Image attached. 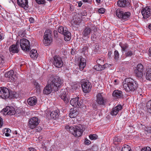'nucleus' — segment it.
<instances>
[{"label": "nucleus", "instance_id": "nucleus-1", "mask_svg": "<svg viewBox=\"0 0 151 151\" xmlns=\"http://www.w3.org/2000/svg\"><path fill=\"white\" fill-rule=\"evenodd\" d=\"M124 90L127 92L134 91L138 87L137 82L130 78H126L122 83Z\"/></svg>", "mask_w": 151, "mask_h": 151}, {"label": "nucleus", "instance_id": "nucleus-2", "mask_svg": "<svg viewBox=\"0 0 151 151\" xmlns=\"http://www.w3.org/2000/svg\"><path fill=\"white\" fill-rule=\"evenodd\" d=\"M48 83L50 84L54 91H58L63 83V81L58 76H51L48 80Z\"/></svg>", "mask_w": 151, "mask_h": 151}, {"label": "nucleus", "instance_id": "nucleus-3", "mask_svg": "<svg viewBox=\"0 0 151 151\" xmlns=\"http://www.w3.org/2000/svg\"><path fill=\"white\" fill-rule=\"evenodd\" d=\"M70 129V133L76 137L81 136L84 130V128L82 125L79 124L78 126H73Z\"/></svg>", "mask_w": 151, "mask_h": 151}, {"label": "nucleus", "instance_id": "nucleus-4", "mask_svg": "<svg viewBox=\"0 0 151 151\" xmlns=\"http://www.w3.org/2000/svg\"><path fill=\"white\" fill-rule=\"evenodd\" d=\"M52 31L50 29L46 30L43 36V42L45 46L50 45L52 42Z\"/></svg>", "mask_w": 151, "mask_h": 151}, {"label": "nucleus", "instance_id": "nucleus-5", "mask_svg": "<svg viewBox=\"0 0 151 151\" xmlns=\"http://www.w3.org/2000/svg\"><path fill=\"white\" fill-rule=\"evenodd\" d=\"M81 83L83 92L85 93H89L92 87L91 83L87 80L83 79L81 81Z\"/></svg>", "mask_w": 151, "mask_h": 151}, {"label": "nucleus", "instance_id": "nucleus-6", "mask_svg": "<svg viewBox=\"0 0 151 151\" xmlns=\"http://www.w3.org/2000/svg\"><path fill=\"white\" fill-rule=\"evenodd\" d=\"M58 32L64 36V39L66 41H69L71 38V34L68 31L67 28L66 27H60L58 29Z\"/></svg>", "mask_w": 151, "mask_h": 151}, {"label": "nucleus", "instance_id": "nucleus-7", "mask_svg": "<svg viewBox=\"0 0 151 151\" xmlns=\"http://www.w3.org/2000/svg\"><path fill=\"white\" fill-rule=\"evenodd\" d=\"M19 44L21 49L23 50L27 51L30 50V43L28 40L24 38L21 39Z\"/></svg>", "mask_w": 151, "mask_h": 151}, {"label": "nucleus", "instance_id": "nucleus-8", "mask_svg": "<svg viewBox=\"0 0 151 151\" xmlns=\"http://www.w3.org/2000/svg\"><path fill=\"white\" fill-rule=\"evenodd\" d=\"M52 63L55 66L58 68L61 67L63 65L62 58L58 55H56L53 57Z\"/></svg>", "mask_w": 151, "mask_h": 151}, {"label": "nucleus", "instance_id": "nucleus-9", "mask_svg": "<svg viewBox=\"0 0 151 151\" xmlns=\"http://www.w3.org/2000/svg\"><path fill=\"white\" fill-rule=\"evenodd\" d=\"M96 102L98 105H104L106 103L107 100L104 96L102 93H99L96 96Z\"/></svg>", "mask_w": 151, "mask_h": 151}, {"label": "nucleus", "instance_id": "nucleus-10", "mask_svg": "<svg viewBox=\"0 0 151 151\" xmlns=\"http://www.w3.org/2000/svg\"><path fill=\"white\" fill-rule=\"evenodd\" d=\"M39 119L36 117H32L29 120L28 126L31 129L35 128L39 123Z\"/></svg>", "mask_w": 151, "mask_h": 151}, {"label": "nucleus", "instance_id": "nucleus-11", "mask_svg": "<svg viewBox=\"0 0 151 151\" xmlns=\"http://www.w3.org/2000/svg\"><path fill=\"white\" fill-rule=\"evenodd\" d=\"M3 114L5 115L11 116L16 114L15 109L13 107L7 106L3 109Z\"/></svg>", "mask_w": 151, "mask_h": 151}, {"label": "nucleus", "instance_id": "nucleus-12", "mask_svg": "<svg viewBox=\"0 0 151 151\" xmlns=\"http://www.w3.org/2000/svg\"><path fill=\"white\" fill-rule=\"evenodd\" d=\"M143 65L141 64H138L137 66V69L134 71L136 76L139 78H142L143 75Z\"/></svg>", "mask_w": 151, "mask_h": 151}, {"label": "nucleus", "instance_id": "nucleus-13", "mask_svg": "<svg viewBox=\"0 0 151 151\" xmlns=\"http://www.w3.org/2000/svg\"><path fill=\"white\" fill-rule=\"evenodd\" d=\"M9 90L6 88L0 87V97L2 99H7L9 97Z\"/></svg>", "mask_w": 151, "mask_h": 151}, {"label": "nucleus", "instance_id": "nucleus-14", "mask_svg": "<svg viewBox=\"0 0 151 151\" xmlns=\"http://www.w3.org/2000/svg\"><path fill=\"white\" fill-rule=\"evenodd\" d=\"M70 103L72 106L75 107H80L82 104L81 100L79 99L78 97L72 99L70 101Z\"/></svg>", "mask_w": 151, "mask_h": 151}, {"label": "nucleus", "instance_id": "nucleus-15", "mask_svg": "<svg viewBox=\"0 0 151 151\" xmlns=\"http://www.w3.org/2000/svg\"><path fill=\"white\" fill-rule=\"evenodd\" d=\"M68 94V92L67 89H62L60 91V97L61 99L63 100L66 103H68L69 101Z\"/></svg>", "mask_w": 151, "mask_h": 151}, {"label": "nucleus", "instance_id": "nucleus-16", "mask_svg": "<svg viewBox=\"0 0 151 151\" xmlns=\"http://www.w3.org/2000/svg\"><path fill=\"white\" fill-rule=\"evenodd\" d=\"M141 12L144 18H148L150 15V8L149 6L146 7L142 9Z\"/></svg>", "mask_w": 151, "mask_h": 151}, {"label": "nucleus", "instance_id": "nucleus-17", "mask_svg": "<svg viewBox=\"0 0 151 151\" xmlns=\"http://www.w3.org/2000/svg\"><path fill=\"white\" fill-rule=\"evenodd\" d=\"M17 4L24 9H27L28 7V0H17Z\"/></svg>", "mask_w": 151, "mask_h": 151}, {"label": "nucleus", "instance_id": "nucleus-18", "mask_svg": "<svg viewBox=\"0 0 151 151\" xmlns=\"http://www.w3.org/2000/svg\"><path fill=\"white\" fill-rule=\"evenodd\" d=\"M112 96L115 99H121L123 98L122 92L120 90H115L112 93Z\"/></svg>", "mask_w": 151, "mask_h": 151}, {"label": "nucleus", "instance_id": "nucleus-19", "mask_svg": "<svg viewBox=\"0 0 151 151\" xmlns=\"http://www.w3.org/2000/svg\"><path fill=\"white\" fill-rule=\"evenodd\" d=\"M4 76L6 78H9V80L11 82H12L15 78V76L14 75V71L12 70H10L5 73Z\"/></svg>", "mask_w": 151, "mask_h": 151}, {"label": "nucleus", "instance_id": "nucleus-20", "mask_svg": "<svg viewBox=\"0 0 151 151\" xmlns=\"http://www.w3.org/2000/svg\"><path fill=\"white\" fill-rule=\"evenodd\" d=\"M122 109V106L120 105H119L115 108H113L111 112V114L112 116H115L117 115L119 111Z\"/></svg>", "mask_w": 151, "mask_h": 151}, {"label": "nucleus", "instance_id": "nucleus-21", "mask_svg": "<svg viewBox=\"0 0 151 151\" xmlns=\"http://www.w3.org/2000/svg\"><path fill=\"white\" fill-rule=\"evenodd\" d=\"M37 99L35 96L30 97L27 100L28 104L31 106L35 105L37 104Z\"/></svg>", "mask_w": 151, "mask_h": 151}, {"label": "nucleus", "instance_id": "nucleus-22", "mask_svg": "<svg viewBox=\"0 0 151 151\" xmlns=\"http://www.w3.org/2000/svg\"><path fill=\"white\" fill-rule=\"evenodd\" d=\"M54 91L53 90V88H52L50 84L47 85L44 88L43 93L44 94H50L52 91Z\"/></svg>", "mask_w": 151, "mask_h": 151}, {"label": "nucleus", "instance_id": "nucleus-23", "mask_svg": "<svg viewBox=\"0 0 151 151\" xmlns=\"http://www.w3.org/2000/svg\"><path fill=\"white\" fill-rule=\"evenodd\" d=\"M86 65V60L83 58H81L79 64V69L81 70H82Z\"/></svg>", "mask_w": 151, "mask_h": 151}, {"label": "nucleus", "instance_id": "nucleus-24", "mask_svg": "<svg viewBox=\"0 0 151 151\" xmlns=\"http://www.w3.org/2000/svg\"><path fill=\"white\" fill-rule=\"evenodd\" d=\"M117 4L120 7H124L128 6L129 3L127 2L126 0H119Z\"/></svg>", "mask_w": 151, "mask_h": 151}, {"label": "nucleus", "instance_id": "nucleus-25", "mask_svg": "<svg viewBox=\"0 0 151 151\" xmlns=\"http://www.w3.org/2000/svg\"><path fill=\"white\" fill-rule=\"evenodd\" d=\"M10 52L12 53H17L19 52L18 48L16 47L15 45H11L9 49Z\"/></svg>", "mask_w": 151, "mask_h": 151}, {"label": "nucleus", "instance_id": "nucleus-26", "mask_svg": "<svg viewBox=\"0 0 151 151\" xmlns=\"http://www.w3.org/2000/svg\"><path fill=\"white\" fill-rule=\"evenodd\" d=\"M142 128L146 134L151 133V126L146 127L145 125H143Z\"/></svg>", "mask_w": 151, "mask_h": 151}, {"label": "nucleus", "instance_id": "nucleus-27", "mask_svg": "<svg viewBox=\"0 0 151 151\" xmlns=\"http://www.w3.org/2000/svg\"><path fill=\"white\" fill-rule=\"evenodd\" d=\"M81 22V19L80 18L76 17H74L73 19L71 21V23L73 25H79Z\"/></svg>", "mask_w": 151, "mask_h": 151}, {"label": "nucleus", "instance_id": "nucleus-28", "mask_svg": "<svg viewBox=\"0 0 151 151\" xmlns=\"http://www.w3.org/2000/svg\"><path fill=\"white\" fill-rule=\"evenodd\" d=\"M78 114V111L76 110H72L70 111L69 116L70 118H73L76 117Z\"/></svg>", "mask_w": 151, "mask_h": 151}, {"label": "nucleus", "instance_id": "nucleus-29", "mask_svg": "<svg viewBox=\"0 0 151 151\" xmlns=\"http://www.w3.org/2000/svg\"><path fill=\"white\" fill-rule=\"evenodd\" d=\"M91 31V29L88 27L86 28L84 30L83 32V36L85 37H88V35H89Z\"/></svg>", "mask_w": 151, "mask_h": 151}, {"label": "nucleus", "instance_id": "nucleus-30", "mask_svg": "<svg viewBox=\"0 0 151 151\" xmlns=\"http://www.w3.org/2000/svg\"><path fill=\"white\" fill-rule=\"evenodd\" d=\"M146 78L147 80H151V68H148L147 69Z\"/></svg>", "mask_w": 151, "mask_h": 151}, {"label": "nucleus", "instance_id": "nucleus-31", "mask_svg": "<svg viewBox=\"0 0 151 151\" xmlns=\"http://www.w3.org/2000/svg\"><path fill=\"white\" fill-rule=\"evenodd\" d=\"M58 111H53L50 114V117L52 119H55L58 117Z\"/></svg>", "mask_w": 151, "mask_h": 151}, {"label": "nucleus", "instance_id": "nucleus-32", "mask_svg": "<svg viewBox=\"0 0 151 151\" xmlns=\"http://www.w3.org/2000/svg\"><path fill=\"white\" fill-rule=\"evenodd\" d=\"M9 97L10 99H14L17 98L19 95L18 93H17L15 92L11 91L10 92L9 91Z\"/></svg>", "mask_w": 151, "mask_h": 151}, {"label": "nucleus", "instance_id": "nucleus-33", "mask_svg": "<svg viewBox=\"0 0 151 151\" xmlns=\"http://www.w3.org/2000/svg\"><path fill=\"white\" fill-rule=\"evenodd\" d=\"M30 56L32 58H37L38 56V54L36 50L32 49L30 53Z\"/></svg>", "mask_w": 151, "mask_h": 151}, {"label": "nucleus", "instance_id": "nucleus-34", "mask_svg": "<svg viewBox=\"0 0 151 151\" xmlns=\"http://www.w3.org/2000/svg\"><path fill=\"white\" fill-rule=\"evenodd\" d=\"M124 12L121 9H118L116 11V14L117 16L120 18H121Z\"/></svg>", "mask_w": 151, "mask_h": 151}, {"label": "nucleus", "instance_id": "nucleus-35", "mask_svg": "<svg viewBox=\"0 0 151 151\" xmlns=\"http://www.w3.org/2000/svg\"><path fill=\"white\" fill-rule=\"evenodd\" d=\"M130 14L129 12H124L121 19L123 20L127 19L129 17Z\"/></svg>", "mask_w": 151, "mask_h": 151}, {"label": "nucleus", "instance_id": "nucleus-36", "mask_svg": "<svg viewBox=\"0 0 151 151\" xmlns=\"http://www.w3.org/2000/svg\"><path fill=\"white\" fill-rule=\"evenodd\" d=\"M103 66L100 64H98V65H95L94 67V69L98 71H101L104 70Z\"/></svg>", "mask_w": 151, "mask_h": 151}, {"label": "nucleus", "instance_id": "nucleus-37", "mask_svg": "<svg viewBox=\"0 0 151 151\" xmlns=\"http://www.w3.org/2000/svg\"><path fill=\"white\" fill-rule=\"evenodd\" d=\"M146 106L148 112L151 114V99L147 102Z\"/></svg>", "mask_w": 151, "mask_h": 151}, {"label": "nucleus", "instance_id": "nucleus-38", "mask_svg": "<svg viewBox=\"0 0 151 151\" xmlns=\"http://www.w3.org/2000/svg\"><path fill=\"white\" fill-rule=\"evenodd\" d=\"M79 86L77 83L73 84L71 86L72 91L74 92V91L77 90Z\"/></svg>", "mask_w": 151, "mask_h": 151}, {"label": "nucleus", "instance_id": "nucleus-39", "mask_svg": "<svg viewBox=\"0 0 151 151\" xmlns=\"http://www.w3.org/2000/svg\"><path fill=\"white\" fill-rule=\"evenodd\" d=\"M130 147L127 145H126L125 146L122 147L121 151H132Z\"/></svg>", "mask_w": 151, "mask_h": 151}, {"label": "nucleus", "instance_id": "nucleus-40", "mask_svg": "<svg viewBox=\"0 0 151 151\" xmlns=\"http://www.w3.org/2000/svg\"><path fill=\"white\" fill-rule=\"evenodd\" d=\"M97 136L95 134H91L89 135V138L91 140L96 139L97 138Z\"/></svg>", "mask_w": 151, "mask_h": 151}, {"label": "nucleus", "instance_id": "nucleus-41", "mask_svg": "<svg viewBox=\"0 0 151 151\" xmlns=\"http://www.w3.org/2000/svg\"><path fill=\"white\" fill-rule=\"evenodd\" d=\"M134 52L133 51L129 50L126 53V55L127 56H131L134 55Z\"/></svg>", "mask_w": 151, "mask_h": 151}, {"label": "nucleus", "instance_id": "nucleus-42", "mask_svg": "<svg viewBox=\"0 0 151 151\" xmlns=\"http://www.w3.org/2000/svg\"><path fill=\"white\" fill-rule=\"evenodd\" d=\"M36 2L39 4H44L45 1V0H35Z\"/></svg>", "mask_w": 151, "mask_h": 151}, {"label": "nucleus", "instance_id": "nucleus-43", "mask_svg": "<svg viewBox=\"0 0 151 151\" xmlns=\"http://www.w3.org/2000/svg\"><path fill=\"white\" fill-rule=\"evenodd\" d=\"M141 151H151V149L149 147H145L142 149Z\"/></svg>", "mask_w": 151, "mask_h": 151}, {"label": "nucleus", "instance_id": "nucleus-44", "mask_svg": "<svg viewBox=\"0 0 151 151\" xmlns=\"http://www.w3.org/2000/svg\"><path fill=\"white\" fill-rule=\"evenodd\" d=\"M121 47L123 51H124L128 47V45L127 44L122 45Z\"/></svg>", "mask_w": 151, "mask_h": 151}, {"label": "nucleus", "instance_id": "nucleus-45", "mask_svg": "<svg viewBox=\"0 0 151 151\" xmlns=\"http://www.w3.org/2000/svg\"><path fill=\"white\" fill-rule=\"evenodd\" d=\"M114 58L116 60H117L119 57V53L117 50H115L114 52Z\"/></svg>", "mask_w": 151, "mask_h": 151}, {"label": "nucleus", "instance_id": "nucleus-46", "mask_svg": "<svg viewBox=\"0 0 151 151\" xmlns=\"http://www.w3.org/2000/svg\"><path fill=\"white\" fill-rule=\"evenodd\" d=\"M104 62V58H101V59H99L96 61V62L98 63V64H101L102 63Z\"/></svg>", "mask_w": 151, "mask_h": 151}, {"label": "nucleus", "instance_id": "nucleus-47", "mask_svg": "<svg viewBox=\"0 0 151 151\" xmlns=\"http://www.w3.org/2000/svg\"><path fill=\"white\" fill-rule=\"evenodd\" d=\"M98 12L99 13L103 14L105 12V9L104 8H101L98 9Z\"/></svg>", "mask_w": 151, "mask_h": 151}, {"label": "nucleus", "instance_id": "nucleus-48", "mask_svg": "<svg viewBox=\"0 0 151 151\" xmlns=\"http://www.w3.org/2000/svg\"><path fill=\"white\" fill-rule=\"evenodd\" d=\"M103 68H104V69L106 68H108L109 67L111 66V65L110 64H108V63H106L104 65H102Z\"/></svg>", "mask_w": 151, "mask_h": 151}, {"label": "nucleus", "instance_id": "nucleus-49", "mask_svg": "<svg viewBox=\"0 0 151 151\" xmlns=\"http://www.w3.org/2000/svg\"><path fill=\"white\" fill-rule=\"evenodd\" d=\"M4 62V57L1 55H0V64L3 63Z\"/></svg>", "mask_w": 151, "mask_h": 151}, {"label": "nucleus", "instance_id": "nucleus-50", "mask_svg": "<svg viewBox=\"0 0 151 151\" xmlns=\"http://www.w3.org/2000/svg\"><path fill=\"white\" fill-rule=\"evenodd\" d=\"M84 142L85 144L89 145L90 144L91 142L87 139H85L84 140Z\"/></svg>", "mask_w": 151, "mask_h": 151}, {"label": "nucleus", "instance_id": "nucleus-51", "mask_svg": "<svg viewBox=\"0 0 151 151\" xmlns=\"http://www.w3.org/2000/svg\"><path fill=\"white\" fill-rule=\"evenodd\" d=\"M73 127V126L70 127L68 125H66L65 126V128L67 130H69V131L70 132V129L71 128V127Z\"/></svg>", "mask_w": 151, "mask_h": 151}, {"label": "nucleus", "instance_id": "nucleus-52", "mask_svg": "<svg viewBox=\"0 0 151 151\" xmlns=\"http://www.w3.org/2000/svg\"><path fill=\"white\" fill-rule=\"evenodd\" d=\"M114 142H121L120 139H119L117 137H114Z\"/></svg>", "mask_w": 151, "mask_h": 151}, {"label": "nucleus", "instance_id": "nucleus-53", "mask_svg": "<svg viewBox=\"0 0 151 151\" xmlns=\"http://www.w3.org/2000/svg\"><path fill=\"white\" fill-rule=\"evenodd\" d=\"M81 14L82 16H86L87 15V12L85 11L82 12Z\"/></svg>", "mask_w": 151, "mask_h": 151}, {"label": "nucleus", "instance_id": "nucleus-54", "mask_svg": "<svg viewBox=\"0 0 151 151\" xmlns=\"http://www.w3.org/2000/svg\"><path fill=\"white\" fill-rule=\"evenodd\" d=\"M3 123V122L2 119L0 117V128H1L2 126Z\"/></svg>", "mask_w": 151, "mask_h": 151}, {"label": "nucleus", "instance_id": "nucleus-55", "mask_svg": "<svg viewBox=\"0 0 151 151\" xmlns=\"http://www.w3.org/2000/svg\"><path fill=\"white\" fill-rule=\"evenodd\" d=\"M29 151H37L36 150L32 147H30L29 148Z\"/></svg>", "mask_w": 151, "mask_h": 151}, {"label": "nucleus", "instance_id": "nucleus-56", "mask_svg": "<svg viewBox=\"0 0 151 151\" xmlns=\"http://www.w3.org/2000/svg\"><path fill=\"white\" fill-rule=\"evenodd\" d=\"M29 21L30 23H32L34 22V19L32 17H30L29 19Z\"/></svg>", "mask_w": 151, "mask_h": 151}, {"label": "nucleus", "instance_id": "nucleus-57", "mask_svg": "<svg viewBox=\"0 0 151 151\" xmlns=\"http://www.w3.org/2000/svg\"><path fill=\"white\" fill-rule=\"evenodd\" d=\"M16 114H19L20 113V111L19 109H17L15 110Z\"/></svg>", "mask_w": 151, "mask_h": 151}, {"label": "nucleus", "instance_id": "nucleus-58", "mask_svg": "<svg viewBox=\"0 0 151 151\" xmlns=\"http://www.w3.org/2000/svg\"><path fill=\"white\" fill-rule=\"evenodd\" d=\"M3 36V33L0 32V40L2 39Z\"/></svg>", "mask_w": 151, "mask_h": 151}, {"label": "nucleus", "instance_id": "nucleus-59", "mask_svg": "<svg viewBox=\"0 0 151 151\" xmlns=\"http://www.w3.org/2000/svg\"><path fill=\"white\" fill-rule=\"evenodd\" d=\"M112 54V52L111 51H109L108 53V55L109 57H110L111 56V55Z\"/></svg>", "mask_w": 151, "mask_h": 151}, {"label": "nucleus", "instance_id": "nucleus-60", "mask_svg": "<svg viewBox=\"0 0 151 151\" xmlns=\"http://www.w3.org/2000/svg\"><path fill=\"white\" fill-rule=\"evenodd\" d=\"M149 56L151 57V47L150 48L149 50Z\"/></svg>", "mask_w": 151, "mask_h": 151}, {"label": "nucleus", "instance_id": "nucleus-61", "mask_svg": "<svg viewBox=\"0 0 151 151\" xmlns=\"http://www.w3.org/2000/svg\"><path fill=\"white\" fill-rule=\"evenodd\" d=\"M82 4V3L81 2V1H79L78 2V5L79 7H80L81 6Z\"/></svg>", "mask_w": 151, "mask_h": 151}, {"label": "nucleus", "instance_id": "nucleus-62", "mask_svg": "<svg viewBox=\"0 0 151 151\" xmlns=\"http://www.w3.org/2000/svg\"><path fill=\"white\" fill-rule=\"evenodd\" d=\"M15 45H16V47H18V48L19 47V42L18 41H17V42H16V44Z\"/></svg>", "mask_w": 151, "mask_h": 151}, {"label": "nucleus", "instance_id": "nucleus-63", "mask_svg": "<svg viewBox=\"0 0 151 151\" xmlns=\"http://www.w3.org/2000/svg\"><path fill=\"white\" fill-rule=\"evenodd\" d=\"M117 80H115L114 81V84H115V85H116V84H118V83H117Z\"/></svg>", "mask_w": 151, "mask_h": 151}, {"label": "nucleus", "instance_id": "nucleus-64", "mask_svg": "<svg viewBox=\"0 0 151 151\" xmlns=\"http://www.w3.org/2000/svg\"><path fill=\"white\" fill-rule=\"evenodd\" d=\"M148 27L149 29L151 30V24L149 25Z\"/></svg>", "mask_w": 151, "mask_h": 151}]
</instances>
